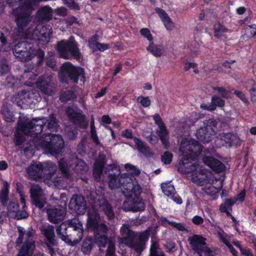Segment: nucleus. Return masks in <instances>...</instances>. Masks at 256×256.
Here are the masks:
<instances>
[{"label": "nucleus", "instance_id": "f257e3e1", "mask_svg": "<svg viewBox=\"0 0 256 256\" xmlns=\"http://www.w3.org/2000/svg\"><path fill=\"white\" fill-rule=\"evenodd\" d=\"M64 146V141L60 134H48L46 136L34 138L27 142L23 146L24 152H32L35 148L42 149L47 154H58Z\"/></svg>", "mask_w": 256, "mask_h": 256}, {"label": "nucleus", "instance_id": "f03ea898", "mask_svg": "<svg viewBox=\"0 0 256 256\" xmlns=\"http://www.w3.org/2000/svg\"><path fill=\"white\" fill-rule=\"evenodd\" d=\"M84 232L82 224L78 219L66 220L56 228L58 237L72 246L76 245L80 242Z\"/></svg>", "mask_w": 256, "mask_h": 256}, {"label": "nucleus", "instance_id": "7ed1b4c3", "mask_svg": "<svg viewBox=\"0 0 256 256\" xmlns=\"http://www.w3.org/2000/svg\"><path fill=\"white\" fill-rule=\"evenodd\" d=\"M126 173L120 175V170H118V174L115 172L110 173L108 175V184L110 189L115 190L120 188L124 196H132V194L137 196L141 194L142 188L140 185L132 183L131 178L127 176Z\"/></svg>", "mask_w": 256, "mask_h": 256}, {"label": "nucleus", "instance_id": "20e7f679", "mask_svg": "<svg viewBox=\"0 0 256 256\" xmlns=\"http://www.w3.org/2000/svg\"><path fill=\"white\" fill-rule=\"evenodd\" d=\"M46 122V118H36L30 120H26L22 121L20 117L17 122V129H19L25 135L30 136L34 138L46 136V135L52 134L48 133L40 135Z\"/></svg>", "mask_w": 256, "mask_h": 256}, {"label": "nucleus", "instance_id": "39448f33", "mask_svg": "<svg viewBox=\"0 0 256 256\" xmlns=\"http://www.w3.org/2000/svg\"><path fill=\"white\" fill-rule=\"evenodd\" d=\"M58 166L62 176L66 178L71 176L70 170L80 174H84L88 170V166L85 162L78 158L70 160L62 158L58 161Z\"/></svg>", "mask_w": 256, "mask_h": 256}, {"label": "nucleus", "instance_id": "423d86ee", "mask_svg": "<svg viewBox=\"0 0 256 256\" xmlns=\"http://www.w3.org/2000/svg\"><path fill=\"white\" fill-rule=\"evenodd\" d=\"M60 81L62 82H68V80L78 84V78L84 82L86 80L85 73L84 68L80 66H75L70 62L64 63L60 69Z\"/></svg>", "mask_w": 256, "mask_h": 256}, {"label": "nucleus", "instance_id": "0eeeda50", "mask_svg": "<svg viewBox=\"0 0 256 256\" xmlns=\"http://www.w3.org/2000/svg\"><path fill=\"white\" fill-rule=\"evenodd\" d=\"M58 52L60 56L64 59L74 58L80 60L81 54L78 48V44L73 36L67 40H62L58 44Z\"/></svg>", "mask_w": 256, "mask_h": 256}, {"label": "nucleus", "instance_id": "6e6552de", "mask_svg": "<svg viewBox=\"0 0 256 256\" xmlns=\"http://www.w3.org/2000/svg\"><path fill=\"white\" fill-rule=\"evenodd\" d=\"M203 127L200 128L196 132L198 140L206 144L212 140L218 130V122L214 118H209L204 121Z\"/></svg>", "mask_w": 256, "mask_h": 256}, {"label": "nucleus", "instance_id": "1a4fd4ad", "mask_svg": "<svg viewBox=\"0 0 256 256\" xmlns=\"http://www.w3.org/2000/svg\"><path fill=\"white\" fill-rule=\"evenodd\" d=\"M100 214L96 210H89L87 213L86 230L88 232H101L108 233V228L105 222H100Z\"/></svg>", "mask_w": 256, "mask_h": 256}, {"label": "nucleus", "instance_id": "9d476101", "mask_svg": "<svg viewBox=\"0 0 256 256\" xmlns=\"http://www.w3.org/2000/svg\"><path fill=\"white\" fill-rule=\"evenodd\" d=\"M203 148L202 146L194 139L188 140L186 146L180 147L182 154L195 160H197L198 156L202 152Z\"/></svg>", "mask_w": 256, "mask_h": 256}, {"label": "nucleus", "instance_id": "9b49d317", "mask_svg": "<svg viewBox=\"0 0 256 256\" xmlns=\"http://www.w3.org/2000/svg\"><path fill=\"white\" fill-rule=\"evenodd\" d=\"M152 117L155 124L158 126L159 128L156 130V134L164 148L168 150L170 146L168 131L158 114H155Z\"/></svg>", "mask_w": 256, "mask_h": 256}, {"label": "nucleus", "instance_id": "f8f14e48", "mask_svg": "<svg viewBox=\"0 0 256 256\" xmlns=\"http://www.w3.org/2000/svg\"><path fill=\"white\" fill-rule=\"evenodd\" d=\"M140 194L137 196L132 194V196H124L126 198L123 204L124 210L134 212H142L145 208V204L140 198Z\"/></svg>", "mask_w": 256, "mask_h": 256}, {"label": "nucleus", "instance_id": "ddd939ff", "mask_svg": "<svg viewBox=\"0 0 256 256\" xmlns=\"http://www.w3.org/2000/svg\"><path fill=\"white\" fill-rule=\"evenodd\" d=\"M66 114L70 122L79 128L86 129L88 125L86 117L80 110H75L70 106L66 110Z\"/></svg>", "mask_w": 256, "mask_h": 256}, {"label": "nucleus", "instance_id": "4468645a", "mask_svg": "<svg viewBox=\"0 0 256 256\" xmlns=\"http://www.w3.org/2000/svg\"><path fill=\"white\" fill-rule=\"evenodd\" d=\"M68 207L78 215L84 214L86 210L87 206L85 198L82 195L74 194L71 198Z\"/></svg>", "mask_w": 256, "mask_h": 256}, {"label": "nucleus", "instance_id": "2eb2a0df", "mask_svg": "<svg viewBox=\"0 0 256 256\" xmlns=\"http://www.w3.org/2000/svg\"><path fill=\"white\" fill-rule=\"evenodd\" d=\"M26 240L22 245L17 256H32L35 248V242L33 240L32 230H28L26 233Z\"/></svg>", "mask_w": 256, "mask_h": 256}, {"label": "nucleus", "instance_id": "dca6fc26", "mask_svg": "<svg viewBox=\"0 0 256 256\" xmlns=\"http://www.w3.org/2000/svg\"><path fill=\"white\" fill-rule=\"evenodd\" d=\"M66 212V208L60 205L46 210L48 219L53 224H58L63 220Z\"/></svg>", "mask_w": 256, "mask_h": 256}, {"label": "nucleus", "instance_id": "f3484780", "mask_svg": "<svg viewBox=\"0 0 256 256\" xmlns=\"http://www.w3.org/2000/svg\"><path fill=\"white\" fill-rule=\"evenodd\" d=\"M194 160L183 154V157L179 162L178 166V171L183 174H188L197 171L199 165L192 162V161Z\"/></svg>", "mask_w": 256, "mask_h": 256}, {"label": "nucleus", "instance_id": "a211bd4d", "mask_svg": "<svg viewBox=\"0 0 256 256\" xmlns=\"http://www.w3.org/2000/svg\"><path fill=\"white\" fill-rule=\"evenodd\" d=\"M43 164L40 162H32L26 169L30 179L38 180L44 178Z\"/></svg>", "mask_w": 256, "mask_h": 256}, {"label": "nucleus", "instance_id": "6ab92c4d", "mask_svg": "<svg viewBox=\"0 0 256 256\" xmlns=\"http://www.w3.org/2000/svg\"><path fill=\"white\" fill-rule=\"evenodd\" d=\"M149 231L146 230L140 233L138 238L132 242V245L129 246L130 248H132L138 254H140L146 248V243L148 240Z\"/></svg>", "mask_w": 256, "mask_h": 256}, {"label": "nucleus", "instance_id": "aec40b11", "mask_svg": "<svg viewBox=\"0 0 256 256\" xmlns=\"http://www.w3.org/2000/svg\"><path fill=\"white\" fill-rule=\"evenodd\" d=\"M192 250L198 253L199 256H202L203 248L206 245V238L201 235L194 234L188 238Z\"/></svg>", "mask_w": 256, "mask_h": 256}, {"label": "nucleus", "instance_id": "412c9836", "mask_svg": "<svg viewBox=\"0 0 256 256\" xmlns=\"http://www.w3.org/2000/svg\"><path fill=\"white\" fill-rule=\"evenodd\" d=\"M203 162L216 173H221L226 170L225 165L218 160L212 156H204Z\"/></svg>", "mask_w": 256, "mask_h": 256}, {"label": "nucleus", "instance_id": "4be33fe9", "mask_svg": "<svg viewBox=\"0 0 256 256\" xmlns=\"http://www.w3.org/2000/svg\"><path fill=\"white\" fill-rule=\"evenodd\" d=\"M120 234L122 235L120 242L128 247L130 245H132V242L138 236V235L127 226L122 227Z\"/></svg>", "mask_w": 256, "mask_h": 256}, {"label": "nucleus", "instance_id": "5701e85b", "mask_svg": "<svg viewBox=\"0 0 256 256\" xmlns=\"http://www.w3.org/2000/svg\"><path fill=\"white\" fill-rule=\"evenodd\" d=\"M42 192V189L38 184L32 186L30 189V197L32 202L36 207L40 209H42L46 203V202L41 201L40 200Z\"/></svg>", "mask_w": 256, "mask_h": 256}, {"label": "nucleus", "instance_id": "b1692460", "mask_svg": "<svg viewBox=\"0 0 256 256\" xmlns=\"http://www.w3.org/2000/svg\"><path fill=\"white\" fill-rule=\"evenodd\" d=\"M98 206L102 211L109 220L114 218L115 214L112 206L108 200L104 196L98 199Z\"/></svg>", "mask_w": 256, "mask_h": 256}, {"label": "nucleus", "instance_id": "393cba45", "mask_svg": "<svg viewBox=\"0 0 256 256\" xmlns=\"http://www.w3.org/2000/svg\"><path fill=\"white\" fill-rule=\"evenodd\" d=\"M225 100L216 95H214L211 98L210 104L208 105L202 104L200 108L210 112L214 111L216 107L223 108L225 106Z\"/></svg>", "mask_w": 256, "mask_h": 256}, {"label": "nucleus", "instance_id": "a878e982", "mask_svg": "<svg viewBox=\"0 0 256 256\" xmlns=\"http://www.w3.org/2000/svg\"><path fill=\"white\" fill-rule=\"evenodd\" d=\"M40 230L48 242L52 246H57L58 242L56 238L54 228L53 226L48 224L46 227L42 228Z\"/></svg>", "mask_w": 256, "mask_h": 256}, {"label": "nucleus", "instance_id": "bb28decb", "mask_svg": "<svg viewBox=\"0 0 256 256\" xmlns=\"http://www.w3.org/2000/svg\"><path fill=\"white\" fill-rule=\"evenodd\" d=\"M154 10L160 18L166 29L169 31L172 30L174 27V23L168 14L164 10L159 8H156Z\"/></svg>", "mask_w": 256, "mask_h": 256}, {"label": "nucleus", "instance_id": "cd10ccee", "mask_svg": "<svg viewBox=\"0 0 256 256\" xmlns=\"http://www.w3.org/2000/svg\"><path fill=\"white\" fill-rule=\"evenodd\" d=\"M105 164V156H99L94 164L93 176L95 179L100 178Z\"/></svg>", "mask_w": 256, "mask_h": 256}, {"label": "nucleus", "instance_id": "c85d7f7f", "mask_svg": "<svg viewBox=\"0 0 256 256\" xmlns=\"http://www.w3.org/2000/svg\"><path fill=\"white\" fill-rule=\"evenodd\" d=\"M222 140L230 147L232 146H239L240 145V139L236 134L232 133H224L221 135Z\"/></svg>", "mask_w": 256, "mask_h": 256}, {"label": "nucleus", "instance_id": "c756f323", "mask_svg": "<svg viewBox=\"0 0 256 256\" xmlns=\"http://www.w3.org/2000/svg\"><path fill=\"white\" fill-rule=\"evenodd\" d=\"M52 9L49 6L42 7L36 14L38 18L42 22H48L52 18Z\"/></svg>", "mask_w": 256, "mask_h": 256}, {"label": "nucleus", "instance_id": "7c9ffc66", "mask_svg": "<svg viewBox=\"0 0 256 256\" xmlns=\"http://www.w3.org/2000/svg\"><path fill=\"white\" fill-rule=\"evenodd\" d=\"M93 239L94 244H96L100 248H105L108 240L107 233L99 231L94 233Z\"/></svg>", "mask_w": 256, "mask_h": 256}, {"label": "nucleus", "instance_id": "2f4dec72", "mask_svg": "<svg viewBox=\"0 0 256 256\" xmlns=\"http://www.w3.org/2000/svg\"><path fill=\"white\" fill-rule=\"evenodd\" d=\"M94 245V242L93 238L92 237H86L84 238L81 245V251L85 255H88Z\"/></svg>", "mask_w": 256, "mask_h": 256}, {"label": "nucleus", "instance_id": "473e14b6", "mask_svg": "<svg viewBox=\"0 0 256 256\" xmlns=\"http://www.w3.org/2000/svg\"><path fill=\"white\" fill-rule=\"evenodd\" d=\"M134 143L138 150L146 156H150L152 153L147 145L144 144L143 141L137 137L134 138Z\"/></svg>", "mask_w": 256, "mask_h": 256}, {"label": "nucleus", "instance_id": "72a5a7b5", "mask_svg": "<svg viewBox=\"0 0 256 256\" xmlns=\"http://www.w3.org/2000/svg\"><path fill=\"white\" fill-rule=\"evenodd\" d=\"M213 31L214 36L218 38H222L224 34L230 32L228 28L219 22L214 24Z\"/></svg>", "mask_w": 256, "mask_h": 256}, {"label": "nucleus", "instance_id": "f704fd0d", "mask_svg": "<svg viewBox=\"0 0 256 256\" xmlns=\"http://www.w3.org/2000/svg\"><path fill=\"white\" fill-rule=\"evenodd\" d=\"M42 164L44 178L48 176H51L55 173L57 170L56 164L50 161H46Z\"/></svg>", "mask_w": 256, "mask_h": 256}, {"label": "nucleus", "instance_id": "c9c22d12", "mask_svg": "<svg viewBox=\"0 0 256 256\" xmlns=\"http://www.w3.org/2000/svg\"><path fill=\"white\" fill-rule=\"evenodd\" d=\"M30 15L17 13V28H22L28 26L31 21Z\"/></svg>", "mask_w": 256, "mask_h": 256}, {"label": "nucleus", "instance_id": "e433bc0d", "mask_svg": "<svg viewBox=\"0 0 256 256\" xmlns=\"http://www.w3.org/2000/svg\"><path fill=\"white\" fill-rule=\"evenodd\" d=\"M32 8V4L27 0H24L22 5L17 8V12L18 11L19 14H29L30 15Z\"/></svg>", "mask_w": 256, "mask_h": 256}, {"label": "nucleus", "instance_id": "4c0bfd02", "mask_svg": "<svg viewBox=\"0 0 256 256\" xmlns=\"http://www.w3.org/2000/svg\"><path fill=\"white\" fill-rule=\"evenodd\" d=\"M162 49L163 47L162 46L155 45L152 42H150L146 48L147 50L156 57H160L162 54Z\"/></svg>", "mask_w": 256, "mask_h": 256}, {"label": "nucleus", "instance_id": "58836bf2", "mask_svg": "<svg viewBox=\"0 0 256 256\" xmlns=\"http://www.w3.org/2000/svg\"><path fill=\"white\" fill-rule=\"evenodd\" d=\"M2 114L5 120L8 122H14V117L11 111V107L7 105H4L2 108Z\"/></svg>", "mask_w": 256, "mask_h": 256}, {"label": "nucleus", "instance_id": "ea45409f", "mask_svg": "<svg viewBox=\"0 0 256 256\" xmlns=\"http://www.w3.org/2000/svg\"><path fill=\"white\" fill-rule=\"evenodd\" d=\"M46 120L48 129L50 132H56L59 126L55 116L54 114H50Z\"/></svg>", "mask_w": 256, "mask_h": 256}, {"label": "nucleus", "instance_id": "a19ab883", "mask_svg": "<svg viewBox=\"0 0 256 256\" xmlns=\"http://www.w3.org/2000/svg\"><path fill=\"white\" fill-rule=\"evenodd\" d=\"M8 194V182H5L2 189L0 194V202L4 206L7 204Z\"/></svg>", "mask_w": 256, "mask_h": 256}, {"label": "nucleus", "instance_id": "79ce46f5", "mask_svg": "<svg viewBox=\"0 0 256 256\" xmlns=\"http://www.w3.org/2000/svg\"><path fill=\"white\" fill-rule=\"evenodd\" d=\"M75 98V94L73 91L71 90H68L61 92L60 95V100L62 102H68V101L73 100Z\"/></svg>", "mask_w": 256, "mask_h": 256}, {"label": "nucleus", "instance_id": "37998d69", "mask_svg": "<svg viewBox=\"0 0 256 256\" xmlns=\"http://www.w3.org/2000/svg\"><path fill=\"white\" fill-rule=\"evenodd\" d=\"M7 215L10 218H16V203L14 201L9 202L7 206Z\"/></svg>", "mask_w": 256, "mask_h": 256}, {"label": "nucleus", "instance_id": "c03bdc74", "mask_svg": "<svg viewBox=\"0 0 256 256\" xmlns=\"http://www.w3.org/2000/svg\"><path fill=\"white\" fill-rule=\"evenodd\" d=\"M17 54H18L17 56V60L24 62L30 60L34 56L30 52L27 50L17 51Z\"/></svg>", "mask_w": 256, "mask_h": 256}, {"label": "nucleus", "instance_id": "a18cd8bd", "mask_svg": "<svg viewBox=\"0 0 256 256\" xmlns=\"http://www.w3.org/2000/svg\"><path fill=\"white\" fill-rule=\"evenodd\" d=\"M36 86L44 94H48L50 84L42 78H38L36 82Z\"/></svg>", "mask_w": 256, "mask_h": 256}, {"label": "nucleus", "instance_id": "49530a36", "mask_svg": "<svg viewBox=\"0 0 256 256\" xmlns=\"http://www.w3.org/2000/svg\"><path fill=\"white\" fill-rule=\"evenodd\" d=\"M204 192L206 194L212 197V199L216 200L218 197V193L220 192V188L210 186H206L204 188Z\"/></svg>", "mask_w": 256, "mask_h": 256}, {"label": "nucleus", "instance_id": "de8ad7c7", "mask_svg": "<svg viewBox=\"0 0 256 256\" xmlns=\"http://www.w3.org/2000/svg\"><path fill=\"white\" fill-rule=\"evenodd\" d=\"M162 189L164 194L168 197H170L176 192L173 185L167 183L162 184Z\"/></svg>", "mask_w": 256, "mask_h": 256}, {"label": "nucleus", "instance_id": "09e8293b", "mask_svg": "<svg viewBox=\"0 0 256 256\" xmlns=\"http://www.w3.org/2000/svg\"><path fill=\"white\" fill-rule=\"evenodd\" d=\"M52 28L50 26H48V28L46 26H42L41 30H40V35L46 39L50 38L52 32L51 31Z\"/></svg>", "mask_w": 256, "mask_h": 256}, {"label": "nucleus", "instance_id": "8fccbe9b", "mask_svg": "<svg viewBox=\"0 0 256 256\" xmlns=\"http://www.w3.org/2000/svg\"><path fill=\"white\" fill-rule=\"evenodd\" d=\"M137 102L140 104L144 108L149 107L151 104V100L148 96H140L137 98Z\"/></svg>", "mask_w": 256, "mask_h": 256}, {"label": "nucleus", "instance_id": "3c124183", "mask_svg": "<svg viewBox=\"0 0 256 256\" xmlns=\"http://www.w3.org/2000/svg\"><path fill=\"white\" fill-rule=\"evenodd\" d=\"M56 63V60L53 56L46 57V66L48 67L52 68V70H57L58 68Z\"/></svg>", "mask_w": 256, "mask_h": 256}, {"label": "nucleus", "instance_id": "603ef678", "mask_svg": "<svg viewBox=\"0 0 256 256\" xmlns=\"http://www.w3.org/2000/svg\"><path fill=\"white\" fill-rule=\"evenodd\" d=\"M173 154L168 151L165 152L162 156V162L165 164H170L172 162Z\"/></svg>", "mask_w": 256, "mask_h": 256}, {"label": "nucleus", "instance_id": "864d4df0", "mask_svg": "<svg viewBox=\"0 0 256 256\" xmlns=\"http://www.w3.org/2000/svg\"><path fill=\"white\" fill-rule=\"evenodd\" d=\"M158 248V246L156 244H153L150 246V256H166L164 252L157 251Z\"/></svg>", "mask_w": 256, "mask_h": 256}, {"label": "nucleus", "instance_id": "5fc2aeb1", "mask_svg": "<svg viewBox=\"0 0 256 256\" xmlns=\"http://www.w3.org/2000/svg\"><path fill=\"white\" fill-rule=\"evenodd\" d=\"M140 32L142 36L146 38L149 41L150 43L152 42L153 36L148 28H142L140 30Z\"/></svg>", "mask_w": 256, "mask_h": 256}, {"label": "nucleus", "instance_id": "6e6d98bb", "mask_svg": "<svg viewBox=\"0 0 256 256\" xmlns=\"http://www.w3.org/2000/svg\"><path fill=\"white\" fill-rule=\"evenodd\" d=\"M36 55L38 58L36 64L38 67H40L44 60V52L41 48H39L36 52Z\"/></svg>", "mask_w": 256, "mask_h": 256}, {"label": "nucleus", "instance_id": "4d7b16f0", "mask_svg": "<svg viewBox=\"0 0 256 256\" xmlns=\"http://www.w3.org/2000/svg\"><path fill=\"white\" fill-rule=\"evenodd\" d=\"M212 89L214 90L218 91L219 94H220L222 98H228V95L230 94V92L228 90H226L224 88L216 86V87H212Z\"/></svg>", "mask_w": 256, "mask_h": 256}, {"label": "nucleus", "instance_id": "13d9d810", "mask_svg": "<svg viewBox=\"0 0 256 256\" xmlns=\"http://www.w3.org/2000/svg\"><path fill=\"white\" fill-rule=\"evenodd\" d=\"M246 30V34L248 38H252L256 36V24L248 26Z\"/></svg>", "mask_w": 256, "mask_h": 256}, {"label": "nucleus", "instance_id": "bf43d9fd", "mask_svg": "<svg viewBox=\"0 0 256 256\" xmlns=\"http://www.w3.org/2000/svg\"><path fill=\"white\" fill-rule=\"evenodd\" d=\"M18 231L19 232V236L17 238V246L21 244L24 240V236L25 234L26 231L24 229L20 226H17Z\"/></svg>", "mask_w": 256, "mask_h": 256}, {"label": "nucleus", "instance_id": "052dcab7", "mask_svg": "<svg viewBox=\"0 0 256 256\" xmlns=\"http://www.w3.org/2000/svg\"><path fill=\"white\" fill-rule=\"evenodd\" d=\"M116 248L114 244L110 242L108 244V248L105 256H116Z\"/></svg>", "mask_w": 256, "mask_h": 256}, {"label": "nucleus", "instance_id": "680f3d73", "mask_svg": "<svg viewBox=\"0 0 256 256\" xmlns=\"http://www.w3.org/2000/svg\"><path fill=\"white\" fill-rule=\"evenodd\" d=\"M124 168L128 172V173L130 172H132V170H134L135 176H138L140 173V170L138 168L130 164H126L124 166Z\"/></svg>", "mask_w": 256, "mask_h": 256}, {"label": "nucleus", "instance_id": "e2e57ef3", "mask_svg": "<svg viewBox=\"0 0 256 256\" xmlns=\"http://www.w3.org/2000/svg\"><path fill=\"white\" fill-rule=\"evenodd\" d=\"M22 210H17V220L23 218H26L28 217V214L26 211L27 208H22Z\"/></svg>", "mask_w": 256, "mask_h": 256}, {"label": "nucleus", "instance_id": "0e129e2a", "mask_svg": "<svg viewBox=\"0 0 256 256\" xmlns=\"http://www.w3.org/2000/svg\"><path fill=\"white\" fill-rule=\"evenodd\" d=\"M234 94H236L240 100H241L244 104L249 103L248 99L246 97L244 94L241 91L236 90Z\"/></svg>", "mask_w": 256, "mask_h": 256}, {"label": "nucleus", "instance_id": "69168bd1", "mask_svg": "<svg viewBox=\"0 0 256 256\" xmlns=\"http://www.w3.org/2000/svg\"><path fill=\"white\" fill-rule=\"evenodd\" d=\"M95 45L96 46L97 50L100 52H104L110 48L108 44L100 43L99 42H96Z\"/></svg>", "mask_w": 256, "mask_h": 256}, {"label": "nucleus", "instance_id": "338daca9", "mask_svg": "<svg viewBox=\"0 0 256 256\" xmlns=\"http://www.w3.org/2000/svg\"><path fill=\"white\" fill-rule=\"evenodd\" d=\"M122 136L123 138L133 139L134 142V138L136 136H133L132 130L130 129H126L122 132Z\"/></svg>", "mask_w": 256, "mask_h": 256}, {"label": "nucleus", "instance_id": "774afa93", "mask_svg": "<svg viewBox=\"0 0 256 256\" xmlns=\"http://www.w3.org/2000/svg\"><path fill=\"white\" fill-rule=\"evenodd\" d=\"M170 225L176 228L178 230L180 231L184 232L186 230V228H185L184 226L182 223L172 222H170Z\"/></svg>", "mask_w": 256, "mask_h": 256}]
</instances>
